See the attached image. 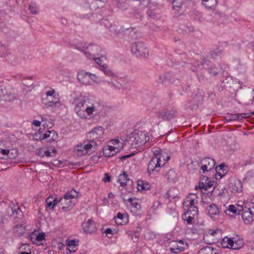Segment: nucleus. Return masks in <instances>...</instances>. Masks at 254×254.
Masks as SVG:
<instances>
[{"label": "nucleus", "instance_id": "nucleus-1", "mask_svg": "<svg viewBox=\"0 0 254 254\" xmlns=\"http://www.w3.org/2000/svg\"><path fill=\"white\" fill-rule=\"evenodd\" d=\"M75 111L81 119H87L88 116H96L101 112V106L95 101L85 99L82 97L75 99L74 101Z\"/></svg>", "mask_w": 254, "mask_h": 254}, {"label": "nucleus", "instance_id": "nucleus-2", "mask_svg": "<svg viewBox=\"0 0 254 254\" xmlns=\"http://www.w3.org/2000/svg\"><path fill=\"white\" fill-rule=\"evenodd\" d=\"M97 143L94 140H86L77 144L74 152L78 156L90 155L96 150Z\"/></svg>", "mask_w": 254, "mask_h": 254}, {"label": "nucleus", "instance_id": "nucleus-3", "mask_svg": "<svg viewBox=\"0 0 254 254\" xmlns=\"http://www.w3.org/2000/svg\"><path fill=\"white\" fill-rule=\"evenodd\" d=\"M131 51L136 57L147 58L149 55L148 49L142 42L133 43L131 47Z\"/></svg>", "mask_w": 254, "mask_h": 254}, {"label": "nucleus", "instance_id": "nucleus-4", "mask_svg": "<svg viewBox=\"0 0 254 254\" xmlns=\"http://www.w3.org/2000/svg\"><path fill=\"white\" fill-rule=\"evenodd\" d=\"M60 100L59 94L56 93L54 89H52L46 92V96L42 98V102L47 107H53L59 104Z\"/></svg>", "mask_w": 254, "mask_h": 254}, {"label": "nucleus", "instance_id": "nucleus-5", "mask_svg": "<svg viewBox=\"0 0 254 254\" xmlns=\"http://www.w3.org/2000/svg\"><path fill=\"white\" fill-rule=\"evenodd\" d=\"M223 242H226L227 244V246H224L223 247L230 248L234 250L240 249L243 246L244 244L243 239L238 236L231 238L226 237L223 239Z\"/></svg>", "mask_w": 254, "mask_h": 254}, {"label": "nucleus", "instance_id": "nucleus-6", "mask_svg": "<svg viewBox=\"0 0 254 254\" xmlns=\"http://www.w3.org/2000/svg\"><path fill=\"white\" fill-rule=\"evenodd\" d=\"M132 138L131 144L135 148L142 146L150 139L149 136L142 131L135 133Z\"/></svg>", "mask_w": 254, "mask_h": 254}, {"label": "nucleus", "instance_id": "nucleus-7", "mask_svg": "<svg viewBox=\"0 0 254 254\" xmlns=\"http://www.w3.org/2000/svg\"><path fill=\"white\" fill-rule=\"evenodd\" d=\"M160 158L153 157L150 161L147 168V174L151 176L153 172H158L161 166H163V163L160 162Z\"/></svg>", "mask_w": 254, "mask_h": 254}, {"label": "nucleus", "instance_id": "nucleus-8", "mask_svg": "<svg viewBox=\"0 0 254 254\" xmlns=\"http://www.w3.org/2000/svg\"><path fill=\"white\" fill-rule=\"evenodd\" d=\"M200 173L201 174H205L214 169L215 161L211 158H204L200 161Z\"/></svg>", "mask_w": 254, "mask_h": 254}, {"label": "nucleus", "instance_id": "nucleus-9", "mask_svg": "<svg viewBox=\"0 0 254 254\" xmlns=\"http://www.w3.org/2000/svg\"><path fill=\"white\" fill-rule=\"evenodd\" d=\"M104 129L100 126L95 127L88 133L89 140H95L101 142L104 140Z\"/></svg>", "mask_w": 254, "mask_h": 254}, {"label": "nucleus", "instance_id": "nucleus-10", "mask_svg": "<svg viewBox=\"0 0 254 254\" xmlns=\"http://www.w3.org/2000/svg\"><path fill=\"white\" fill-rule=\"evenodd\" d=\"M87 49V51H85L84 54L90 59H95L102 51L101 48L97 45L90 44Z\"/></svg>", "mask_w": 254, "mask_h": 254}, {"label": "nucleus", "instance_id": "nucleus-11", "mask_svg": "<svg viewBox=\"0 0 254 254\" xmlns=\"http://www.w3.org/2000/svg\"><path fill=\"white\" fill-rule=\"evenodd\" d=\"M198 198L195 193H190L186 198L183 203V208L184 210L192 209L193 207H196L195 204L197 203Z\"/></svg>", "mask_w": 254, "mask_h": 254}, {"label": "nucleus", "instance_id": "nucleus-12", "mask_svg": "<svg viewBox=\"0 0 254 254\" xmlns=\"http://www.w3.org/2000/svg\"><path fill=\"white\" fill-rule=\"evenodd\" d=\"M40 135L39 139L41 140L47 139L49 142H52L56 140L58 137V134L54 130H48L42 134L40 132L35 134L34 136L36 137Z\"/></svg>", "mask_w": 254, "mask_h": 254}, {"label": "nucleus", "instance_id": "nucleus-13", "mask_svg": "<svg viewBox=\"0 0 254 254\" xmlns=\"http://www.w3.org/2000/svg\"><path fill=\"white\" fill-rule=\"evenodd\" d=\"M250 203H244L243 210L241 211L242 218L246 224H249L253 220V213L250 209Z\"/></svg>", "mask_w": 254, "mask_h": 254}, {"label": "nucleus", "instance_id": "nucleus-14", "mask_svg": "<svg viewBox=\"0 0 254 254\" xmlns=\"http://www.w3.org/2000/svg\"><path fill=\"white\" fill-rule=\"evenodd\" d=\"M57 151L55 147L51 146L47 149L40 148L37 149L36 153L40 157H54L56 154Z\"/></svg>", "mask_w": 254, "mask_h": 254}, {"label": "nucleus", "instance_id": "nucleus-15", "mask_svg": "<svg viewBox=\"0 0 254 254\" xmlns=\"http://www.w3.org/2000/svg\"><path fill=\"white\" fill-rule=\"evenodd\" d=\"M188 246L187 244L183 240H179L175 242L170 248L172 253L177 254L183 252Z\"/></svg>", "mask_w": 254, "mask_h": 254}, {"label": "nucleus", "instance_id": "nucleus-16", "mask_svg": "<svg viewBox=\"0 0 254 254\" xmlns=\"http://www.w3.org/2000/svg\"><path fill=\"white\" fill-rule=\"evenodd\" d=\"M127 201L130 203V210L132 215L137 216L141 213V207L135 198H129Z\"/></svg>", "mask_w": 254, "mask_h": 254}, {"label": "nucleus", "instance_id": "nucleus-17", "mask_svg": "<svg viewBox=\"0 0 254 254\" xmlns=\"http://www.w3.org/2000/svg\"><path fill=\"white\" fill-rule=\"evenodd\" d=\"M59 203L62 206V209L64 212L69 211L74 205V203L72 200L64 196L60 199Z\"/></svg>", "mask_w": 254, "mask_h": 254}, {"label": "nucleus", "instance_id": "nucleus-18", "mask_svg": "<svg viewBox=\"0 0 254 254\" xmlns=\"http://www.w3.org/2000/svg\"><path fill=\"white\" fill-rule=\"evenodd\" d=\"M82 228L84 232L88 233H92L96 230L95 224L91 219L84 222L82 224Z\"/></svg>", "mask_w": 254, "mask_h": 254}, {"label": "nucleus", "instance_id": "nucleus-19", "mask_svg": "<svg viewBox=\"0 0 254 254\" xmlns=\"http://www.w3.org/2000/svg\"><path fill=\"white\" fill-rule=\"evenodd\" d=\"M208 214L209 216L213 220L217 219L220 214V211L217 205L214 204H210L208 208Z\"/></svg>", "mask_w": 254, "mask_h": 254}, {"label": "nucleus", "instance_id": "nucleus-20", "mask_svg": "<svg viewBox=\"0 0 254 254\" xmlns=\"http://www.w3.org/2000/svg\"><path fill=\"white\" fill-rule=\"evenodd\" d=\"M89 72H87L84 70H80L77 74L78 80L84 84L87 85L90 84V76Z\"/></svg>", "mask_w": 254, "mask_h": 254}, {"label": "nucleus", "instance_id": "nucleus-21", "mask_svg": "<svg viewBox=\"0 0 254 254\" xmlns=\"http://www.w3.org/2000/svg\"><path fill=\"white\" fill-rule=\"evenodd\" d=\"M227 168V166L224 164H221L219 166H216L215 168V171L216 172L215 178L216 179H220L224 176L228 172Z\"/></svg>", "mask_w": 254, "mask_h": 254}, {"label": "nucleus", "instance_id": "nucleus-22", "mask_svg": "<svg viewBox=\"0 0 254 254\" xmlns=\"http://www.w3.org/2000/svg\"><path fill=\"white\" fill-rule=\"evenodd\" d=\"M45 234L44 233L35 232L30 236V239L33 244L39 245L45 240Z\"/></svg>", "mask_w": 254, "mask_h": 254}, {"label": "nucleus", "instance_id": "nucleus-23", "mask_svg": "<svg viewBox=\"0 0 254 254\" xmlns=\"http://www.w3.org/2000/svg\"><path fill=\"white\" fill-rule=\"evenodd\" d=\"M14 98V95L10 92H8L5 88L0 87V99L5 101H10Z\"/></svg>", "mask_w": 254, "mask_h": 254}, {"label": "nucleus", "instance_id": "nucleus-24", "mask_svg": "<svg viewBox=\"0 0 254 254\" xmlns=\"http://www.w3.org/2000/svg\"><path fill=\"white\" fill-rule=\"evenodd\" d=\"M115 221L118 225H123L125 224L128 221V215L127 213L122 214L119 212L115 218Z\"/></svg>", "mask_w": 254, "mask_h": 254}, {"label": "nucleus", "instance_id": "nucleus-25", "mask_svg": "<svg viewBox=\"0 0 254 254\" xmlns=\"http://www.w3.org/2000/svg\"><path fill=\"white\" fill-rule=\"evenodd\" d=\"M7 211L9 215L14 217H16L17 214L21 211L19 205L17 204L14 203L10 205L7 209Z\"/></svg>", "mask_w": 254, "mask_h": 254}, {"label": "nucleus", "instance_id": "nucleus-26", "mask_svg": "<svg viewBox=\"0 0 254 254\" xmlns=\"http://www.w3.org/2000/svg\"><path fill=\"white\" fill-rule=\"evenodd\" d=\"M244 206V204L243 205L237 204V206L231 204L229 206L227 211L232 212L235 214L239 215L241 214V211L243 210Z\"/></svg>", "mask_w": 254, "mask_h": 254}, {"label": "nucleus", "instance_id": "nucleus-27", "mask_svg": "<svg viewBox=\"0 0 254 254\" xmlns=\"http://www.w3.org/2000/svg\"><path fill=\"white\" fill-rule=\"evenodd\" d=\"M58 201L57 198L53 196H51L46 198L45 202L46 203V208L53 209L57 204Z\"/></svg>", "mask_w": 254, "mask_h": 254}, {"label": "nucleus", "instance_id": "nucleus-28", "mask_svg": "<svg viewBox=\"0 0 254 254\" xmlns=\"http://www.w3.org/2000/svg\"><path fill=\"white\" fill-rule=\"evenodd\" d=\"M78 242L75 240H68L67 244V249L71 253L75 252L77 250Z\"/></svg>", "mask_w": 254, "mask_h": 254}, {"label": "nucleus", "instance_id": "nucleus-29", "mask_svg": "<svg viewBox=\"0 0 254 254\" xmlns=\"http://www.w3.org/2000/svg\"><path fill=\"white\" fill-rule=\"evenodd\" d=\"M129 180L128 175L125 171H123L119 176L118 181L120 184V186L125 187L127 185V182Z\"/></svg>", "mask_w": 254, "mask_h": 254}, {"label": "nucleus", "instance_id": "nucleus-30", "mask_svg": "<svg viewBox=\"0 0 254 254\" xmlns=\"http://www.w3.org/2000/svg\"><path fill=\"white\" fill-rule=\"evenodd\" d=\"M213 184V182L206 180L205 183L202 182V185L200 187L202 190H208L209 192L212 191L214 189Z\"/></svg>", "mask_w": 254, "mask_h": 254}, {"label": "nucleus", "instance_id": "nucleus-31", "mask_svg": "<svg viewBox=\"0 0 254 254\" xmlns=\"http://www.w3.org/2000/svg\"><path fill=\"white\" fill-rule=\"evenodd\" d=\"M246 114H234L227 116L225 118L227 122L236 121L246 118Z\"/></svg>", "mask_w": 254, "mask_h": 254}, {"label": "nucleus", "instance_id": "nucleus-32", "mask_svg": "<svg viewBox=\"0 0 254 254\" xmlns=\"http://www.w3.org/2000/svg\"><path fill=\"white\" fill-rule=\"evenodd\" d=\"M217 250L210 246L201 248L198 252V254H216Z\"/></svg>", "mask_w": 254, "mask_h": 254}, {"label": "nucleus", "instance_id": "nucleus-33", "mask_svg": "<svg viewBox=\"0 0 254 254\" xmlns=\"http://www.w3.org/2000/svg\"><path fill=\"white\" fill-rule=\"evenodd\" d=\"M110 143L113 145L114 146H115L117 148V152L120 151L124 146L123 139L115 138L114 139H112L110 141Z\"/></svg>", "mask_w": 254, "mask_h": 254}, {"label": "nucleus", "instance_id": "nucleus-34", "mask_svg": "<svg viewBox=\"0 0 254 254\" xmlns=\"http://www.w3.org/2000/svg\"><path fill=\"white\" fill-rule=\"evenodd\" d=\"M179 191L176 188H171L167 192L166 197L169 199H175L178 196Z\"/></svg>", "mask_w": 254, "mask_h": 254}, {"label": "nucleus", "instance_id": "nucleus-35", "mask_svg": "<svg viewBox=\"0 0 254 254\" xmlns=\"http://www.w3.org/2000/svg\"><path fill=\"white\" fill-rule=\"evenodd\" d=\"M231 188L233 191L239 192L242 190L243 185L241 182L238 180L232 183Z\"/></svg>", "mask_w": 254, "mask_h": 254}, {"label": "nucleus", "instance_id": "nucleus-36", "mask_svg": "<svg viewBox=\"0 0 254 254\" xmlns=\"http://www.w3.org/2000/svg\"><path fill=\"white\" fill-rule=\"evenodd\" d=\"M204 5L209 9L214 8L218 3V0H201Z\"/></svg>", "mask_w": 254, "mask_h": 254}, {"label": "nucleus", "instance_id": "nucleus-37", "mask_svg": "<svg viewBox=\"0 0 254 254\" xmlns=\"http://www.w3.org/2000/svg\"><path fill=\"white\" fill-rule=\"evenodd\" d=\"M198 213V210L197 207H193L192 209H189L188 210H184V213L183 215L191 216H197Z\"/></svg>", "mask_w": 254, "mask_h": 254}, {"label": "nucleus", "instance_id": "nucleus-38", "mask_svg": "<svg viewBox=\"0 0 254 254\" xmlns=\"http://www.w3.org/2000/svg\"><path fill=\"white\" fill-rule=\"evenodd\" d=\"M165 120H170L177 115V112L174 110H163Z\"/></svg>", "mask_w": 254, "mask_h": 254}, {"label": "nucleus", "instance_id": "nucleus-39", "mask_svg": "<svg viewBox=\"0 0 254 254\" xmlns=\"http://www.w3.org/2000/svg\"><path fill=\"white\" fill-rule=\"evenodd\" d=\"M64 196L66 197L68 199L72 200L73 199H76L78 197V193L75 190H72L66 192Z\"/></svg>", "mask_w": 254, "mask_h": 254}, {"label": "nucleus", "instance_id": "nucleus-40", "mask_svg": "<svg viewBox=\"0 0 254 254\" xmlns=\"http://www.w3.org/2000/svg\"><path fill=\"white\" fill-rule=\"evenodd\" d=\"M64 196L66 197L68 199L72 200L73 199H76L78 197V193L75 190H72L66 192Z\"/></svg>", "mask_w": 254, "mask_h": 254}, {"label": "nucleus", "instance_id": "nucleus-41", "mask_svg": "<svg viewBox=\"0 0 254 254\" xmlns=\"http://www.w3.org/2000/svg\"><path fill=\"white\" fill-rule=\"evenodd\" d=\"M157 158H160V162L163 163V165L165 163L170 159V156L165 151H161L160 154L159 156H156Z\"/></svg>", "mask_w": 254, "mask_h": 254}, {"label": "nucleus", "instance_id": "nucleus-42", "mask_svg": "<svg viewBox=\"0 0 254 254\" xmlns=\"http://www.w3.org/2000/svg\"><path fill=\"white\" fill-rule=\"evenodd\" d=\"M13 231L14 233H17L18 235H21L25 232V227L22 224L16 225L13 228Z\"/></svg>", "mask_w": 254, "mask_h": 254}, {"label": "nucleus", "instance_id": "nucleus-43", "mask_svg": "<svg viewBox=\"0 0 254 254\" xmlns=\"http://www.w3.org/2000/svg\"><path fill=\"white\" fill-rule=\"evenodd\" d=\"M197 216H188V214H187V216L186 215H183V219L189 224H193L197 220Z\"/></svg>", "mask_w": 254, "mask_h": 254}, {"label": "nucleus", "instance_id": "nucleus-44", "mask_svg": "<svg viewBox=\"0 0 254 254\" xmlns=\"http://www.w3.org/2000/svg\"><path fill=\"white\" fill-rule=\"evenodd\" d=\"M18 156V151L17 149H12L8 150L7 154V159H13Z\"/></svg>", "mask_w": 254, "mask_h": 254}, {"label": "nucleus", "instance_id": "nucleus-45", "mask_svg": "<svg viewBox=\"0 0 254 254\" xmlns=\"http://www.w3.org/2000/svg\"><path fill=\"white\" fill-rule=\"evenodd\" d=\"M138 189L141 190H148L150 188V185L147 183H145L142 181H139L138 182Z\"/></svg>", "mask_w": 254, "mask_h": 254}, {"label": "nucleus", "instance_id": "nucleus-46", "mask_svg": "<svg viewBox=\"0 0 254 254\" xmlns=\"http://www.w3.org/2000/svg\"><path fill=\"white\" fill-rule=\"evenodd\" d=\"M20 250L21 254H31V249L30 248L29 245L28 244L22 245L20 248Z\"/></svg>", "mask_w": 254, "mask_h": 254}, {"label": "nucleus", "instance_id": "nucleus-47", "mask_svg": "<svg viewBox=\"0 0 254 254\" xmlns=\"http://www.w3.org/2000/svg\"><path fill=\"white\" fill-rule=\"evenodd\" d=\"M170 76L169 74L164 75H160L159 77V79L158 80V82L160 83H163V84H166L170 81Z\"/></svg>", "mask_w": 254, "mask_h": 254}, {"label": "nucleus", "instance_id": "nucleus-48", "mask_svg": "<svg viewBox=\"0 0 254 254\" xmlns=\"http://www.w3.org/2000/svg\"><path fill=\"white\" fill-rule=\"evenodd\" d=\"M254 180V171L250 170L248 171L245 175L244 180L246 182Z\"/></svg>", "mask_w": 254, "mask_h": 254}, {"label": "nucleus", "instance_id": "nucleus-49", "mask_svg": "<svg viewBox=\"0 0 254 254\" xmlns=\"http://www.w3.org/2000/svg\"><path fill=\"white\" fill-rule=\"evenodd\" d=\"M147 14L149 17L153 19L159 17V15L156 11V10L148 9L147 11Z\"/></svg>", "mask_w": 254, "mask_h": 254}, {"label": "nucleus", "instance_id": "nucleus-50", "mask_svg": "<svg viewBox=\"0 0 254 254\" xmlns=\"http://www.w3.org/2000/svg\"><path fill=\"white\" fill-rule=\"evenodd\" d=\"M101 70L103 71L104 73L110 76L113 74L111 70L108 67V65L106 64H103L102 68H99Z\"/></svg>", "mask_w": 254, "mask_h": 254}, {"label": "nucleus", "instance_id": "nucleus-51", "mask_svg": "<svg viewBox=\"0 0 254 254\" xmlns=\"http://www.w3.org/2000/svg\"><path fill=\"white\" fill-rule=\"evenodd\" d=\"M29 9L32 14H37L38 13V8L35 3H31L29 6Z\"/></svg>", "mask_w": 254, "mask_h": 254}, {"label": "nucleus", "instance_id": "nucleus-52", "mask_svg": "<svg viewBox=\"0 0 254 254\" xmlns=\"http://www.w3.org/2000/svg\"><path fill=\"white\" fill-rule=\"evenodd\" d=\"M155 117H156L158 120H165L163 110L155 113Z\"/></svg>", "mask_w": 254, "mask_h": 254}, {"label": "nucleus", "instance_id": "nucleus-53", "mask_svg": "<svg viewBox=\"0 0 254 254\" xmlns=\"http://www.w3.org/2000/svg\"><path fill=\"white\" fill-rule=\"evenodd\" d=\"M9 149L0 148V159H7Z\"/></svg>", "mask_w": 254, "mask_h": 254}, {"label": "nucleus", "instance_id": "nucleus-54", "mask_svg": "<svg viewBox=\"0 0 254 254\" xmlns=\"http://www.w3.org/2000/svg\"><path fill=\"white\" fill-rule=\"evenodd\" d=\"M103 155L106 157H111L115 154V153L109 151L106 147H105L103 149Z\"/></svg>", "mask_w": 254, "mask_h": 254}, {"label": "nucleus", "instance_id": "nucleus-55", "mask_svg": "<svg viewBox=\"0 0 254 254\" xmlns=\"http://www.w3.org/2000/svg\"><path fill=\"white\" fill-rule=\"evenodd\" d=\"M90 81L95 83H98L100 81L99 78L95 74L89 73Z\"/></svg>", "mask_w": 254, "mask_h": 254}, {"label": "nucleus", "instance_id": "nucleus-56", "mask_svg": "<svg viewBox=\"0 0 254 254\" xmlns=\"http://www.w3.org/2000/svg\"><path fill=\"white\" fill-rule=\"evenodd\" d=\"M140 8H144L147 6L150 2V0H139Z\"/></svg>", "mask_w": 254, "mask_h": 254}, {"label": "nucleus", "instance_id": "nucleus-57", "mask_svg": "<svg viewBox=\"0 0 254 254\" xmlns=\"http://www.w3.org/2000/svg\"><path fill=\"white\" fill-rule=\"evenodd\" d=\"M209 236L208 235V234H206L204 235L203 240H204L205 243H206L207 244H212L214 243L213 240H209Z\"/></svg>", "mask_w": 254, "mask_h": 254}, {"label": "nucleus", "instance_id": "nucleus-58", "mask_svg": "<svg viewBox=\"0 0 254 254\" xmlns=\"http://www.w3.org/2000/svg\"><path fill=\"white\" fill-rule=\"evenodd\" d=\"M160 206V203L158 201H156L153 202V204L152 206L151 209L154 212V211L157 210L159 207Z\"/></svg>", "mask_w": 254, "mask_h": 254}, {"label": "nucleus", "instance_id": "nucleus-59", "mask_svg": "<svg viewBox=\"0 0 254 254\" xmlns=\"http://www.w3.org/2000/svg\"><path fill=\"white\" fill-rule=\"evenodd\" d=\"M108 149L111 152H114V153H117V148L115 146H114L113 145H108L107 146H106Z\"/></svg>", "mask_w": 254, "mask_h": 254}, {"label": "nucleus", "instance_id": "nucleus-60", "mask_svg": "<svg viewBox=\"0 0 254 254\" xmlns=\"http://www.w3.org/2000/svg\"><path fill=\"white\" fill-rule=\"evenodd\" d=\"M162 151L163 150H160L159 148H154L153 150H152V152L153 153V154L154 155V156H159L160 154L161 151Z\"/></svg>", "mask_w": 254, "mask_h": 254}, {"label": "nucleus", "instance_id": "nucleus-61", "mask_svg": "<svg viewBox=\"0 0 254 254\" xmlns=\"http://www.w3.org/2000/svg\"><path fill=\"white\" fill-rule=\"evenodd\" d=\"M97 63V64H99L100 66V68H102V65H103V64H104L103 63V61L100 58H95V59H93Z\"/></svg>", "mask_w": 254, "mask_h": 254}, {"label": "nucleus", "instance_id": "nucleus-62", "mask_svg": "<svg viewBox=\"0 0 254 254\" xmlns=\"http://www.w3.org/2000/svg\"><path fill=\"white\" fill-rule=\"evenodd\" d=\"M219 230H209V231L208 232V233L207 234H208V235L210 236H212V237H215L217 233V232H218Z\"/></svg>", "mask_w": 254, "mask_h": 254}, {"label": "nucleus", "instance_id": "nucleus-63", "mask_svg": "<svg viewBox=\"0 0 254 254\" xmlns=\"http://www.w3.org/2000/svg\"><path fill=\"white\" fill-rule=\"evenodd\" d=\"M219 72V69L218 68L217 69H213L212 68H210L209 69V72L210 74H212L213 75H216L218 72Z\"/></svg>", "mask_w": 254, "mask_h": 254}, {"label": "nucleus", "instance_id": "nucleus-64", "mask_svg": "<svg viewBox=\"0 0 254 254\" xmlns=\"http://www.w3.org/2000/svg\"><path fill=\"white\" fill-rule=\"evenodd\" d=\"M102 181L104 182H109L111 181V178L108 174H105L104 177L103 178Z\"/></svg>", "mask_w": 254, "mask_h": 254}]
</instances>
